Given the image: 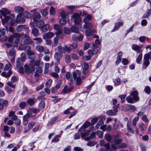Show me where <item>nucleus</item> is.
Wrapping results in <instances>:
<instances>
[{
	"instance_id": "nucleus-1",
	"label": "nucleus",
	"mask_w": 151,
	"mask_h": 151,
	"mask_svg": "<svg viewBox=\"0 0 151 151\" xmlns=\"http://www.w3.org/2000/svg\"><path fill=\"white\" fill-rule=\"evenodd\" d=\"M138 92L137 91H133L131 92L130 95L127 97L126 100L130 104H133L139 100L138 96Z\"/></svg>"
},
{
	"instance_id": "nucleus-2",
	"label": "nucleus",
	"mask_w": 151,
	"mask_h": 151,
	"mask_svg": "<svg viewBox=\"0 0 151 151\" xmlns=\"http://www.w3.org/2000/svg\"><path fill=\"white\" fill-rule=\"evenodd\" d=\"M0 12L4 17V19H2V24L4 25L6 22L11 19L10 16H6V15L10 14L11 12L8 9L3 8L1 10H0Z\"/></svg>"
},
{
	"instance_id": "nucleus-3",
	"label": "nucleus",
	"mask_w": 151,
	"mask_h": 151,
	"mask_svg": "<svg viewBox=\"0 0 151 151\" xmlns=\"http://www.w3.org/2000/svg\"><path fill=\"white\" fill-rule=\"evenodd\" d=\"M12 65L9 62L8 63L6 64L5 67H4V69L5 70H9V71L6 73L5 72H3L1 74V75L6 78H9L12 74V72L11 70L12 68Z\"/></svg>"
},
{
	"instance_id": "nucleus-4",
	"label": "nucleus",
	"mask_w": 151,
	"mask_h": 151,
	"mask_svg": "<svg viewBox=\"0 0 151 151\" xmlns=\"http://www.w3.org/2000/svg\"><path fill=\"white\" fill-rule=\"evenodd\" d=\"M24 72L26 74L29 75L33 73L35 70V68L29 65L25 64L24 65Z\"/></svg>"
},
{
	"instance_id": "nucleus-5",
	"label": "nucleus",
	"mask_w": 151,
	"mask_h": 151,
	"mask_svg": "<svg viewBox=\"0 0 151 151\" xmlns=\"http://www.w3.org/2000/svg\"><path fill=\"white\" fill-rule=\"evenodd\" d=\"M71 19L73 20L75 24L77 25L79 24L81 22V18L78 13H74L71 17Z\"/></svg>"
},
{
	"instance_id": "nucleus-6",
	"label": "nucleus",
	"mask_w": 151,
	"mask_h": 151,
	"mask_svg": "<svg viewBox=\"0 0 151 151\" xmlns=\"http://www.w3.org/2000/svg\"><path fill=\"white\" fill-rule=\"evenodd\" d=\"M78 132H80L81 134V137L83 139L85 137L88 136L90 133V131L89 130H86L84 129L80 128Z\"/></svg>"
},
{
	"instance_id": "nucleus-7",
	"label": "nucleus",
	"mask_w": 151,
	"mask_h": 151,
	"mask_svg": "<svg viewBox=\"0 0 151 151\" xmlns=\"http://www.w3.org/2000/svg\"><path fill=\"white\" fill-rule=\"evenodd\" d=\"M54 29L56 31L55 34L57 36L61 34L63 32V28L62 26L59 24H56L54 25Z\"/></svg>"
},
{
	"instance_id": "nucleus-8",
	"label": "nucleus",
	"mask_w": 151,
	"mask_h": 151,
	"mask_svg": "<svg viewBox=\"0 0 151 151\" xmlns=\"http://www.w3.org/2000/svg\"><path fill=\"white\" fill-rule=\"evenodd\" d=\"M16 13L19 14L17 15V17H21L22 13L24 11V9L20 6H16L14 8Z\"/></svg>"
},
{
	"instance_id": "nucleus-9",
	"label": "nucleus",
	"mask_w": 151,
	"mask_h": 151,
	"mask_svg": "<svg viewBox=\"0 0 151 151\" xmlns=\"http://www.w3.org/2000/svg\"><path fill=\"white\" fill-rule=\"evenodd\" d=\"M74 88L73 86H71L69 88L67 85L65 86L62 91V93L65 94L69 93L71 92Z\"/></svg>"
},
{
	"instance_id": "nucleus-10",
	"label": "nucleus",
	"mask_w": 151,
	"mask_h": 151,
	"mask_svg": "<svg viewBox=\"0 0 151 151\" xmlns=\"http://www.w3.org/2000/svg\"><path fill=\"white\" fill-rule=\"evenodd\" d=\"M54 58L58 63H59L60 62V60L63 57V54L59 52H57L55 53L54 55ZM57 64V65H58Z\"/></svg>"
},
{
	"instance_id": "nucleus-11",
	"label": "nucleus",
	"mask_w": 151,
	"mask_h": 151,
	"mask_svg": "<svg viewBox=\"0 0 151 151\" xmlns=\"http://www.w3.org/2000/svg\"><path fill=\"white\" fill-rule=\"evenodd\" d=\"M30 117L29 114L27 113L23 117V124L24 126L27 125L28 122V120Z\"/></svg>"
},
{
	"instance_id": "nucleus-12",
	"label": "nucleus",
	"mask_w": 151,
	"mask_h": 151,
	"mask_svg": "<svg viewBox=\"0 0 151 151\" xmlns=\"http://www.w3.org/2000/svg\"><path fill=\"white\" fill-rule=\"evenodd\" d=\"M105 116L104 115L100 116V120L98 122L96 125V129H98L100 126L104 124V121L105 120Z\"/></svg>"
},
{
	"instance_id": "nucleus-13",
	"label": "nucleus",
	"mask_w": 151,
	"mask_h": 151,
	"mask_svg": "<svg viewBox=\"0 0 151 151\" xmlns=\"http://www.w3.org/2000/svg\"><path fill=\"white\" fill-rule=\"evenodd\" d=\"M57 119L58 117L56 116L51 118L48 121L46 125L47 127H49L52 126L55 122Z\"/></svg>"
},
{
	"instance_id": "nucleus-14",
	"label": "nucleus",
	"mask_w": 151,
	"mask_h": 151,
	"mask_svg": "<svg viewBox=\"0 0 151 151\" xmlns=\"http://www.w3.org/2000/svg\"><path fill=\"white\" fill-rule=\"evenodd\" d=\"M40 60H36L35 59H32L30 61L29 64L33 67H35V66H38L40 65Z\"/></svg>"
},
{
	"instance_id": "nucleus-15",
	"label": "nucleus",
	"mask_w": 151,
	"mask_h": 151,
	"mask_svg": "<svg viewBox=\"0 0 151 151\" xmlns=\"http://www.w3.org/2000/svg\"><path fill=\"white\" fill-rule=\"evenodd\" d=\"M65 77L67 80L70 81L69 84L70 85L73 83V78L72 74L70 72H66L65 75Z\"/></svg>"
},
{
	"instance_id": "nucleus-16",
	"label": "nucleus",
	"mask_w": 151,
	"mask_h": 151,
	"mask_svg": "<svg viewBox=\"0 0 151 151\" xmlns=\"http://www.w3.org/2000/svg\"><path fill=\"white\" fill-rule=\"evenodd\" d=\"M132 49L135 51H137V53L141 52L142 50V47L136 44H133L132 46Z\"/></svg>"
},
{
	"instance_id": "nucleus-17",
	"label": "nucleus",
	"mask_w": 151,
	"mask_h": 151,
	"mask_svg": "<svg viewBox=\"0 0 151 151\" xmlns=\"http://www.w3.org/2000/svg\"><path fill=\"white\" fill-rule=\"evenodd\" d=\"M28 28V26L25 24L20 25L17 27V30L18 32H21L24 29H27Z\"/></svg>"
},
{
	"instance_id": "nucleus-18",
	"label": "nucleus",
	"mask_w": 151,
	"mask_h": 151,
	"mask_svg": "<svg viewBox=\"0 0 151 151\" xmlns=\"http://www.w3.org/2000/svg\"><path fill=\"white\" fill-rule=\"evenodd\" d=\"M72 38L74 41H81L83 38V35H81L79 36H78L76 34H73L72 37Z\"/></svg>"
},
{
	"instance_id": "nucleus-19",
	"label": "nucleus",
	"mask_w": 151,
	"mask_h": 151,
	"mask_svg": "<svg viewBox=\"0 0 151 151\" xmlns=\"http://www.w3.org/2000/svg\"><path fill=\"white\" fill-rule=\"evenodd\" d=\"M83 22L85 23L84 24L83 26L84 29H91L92 27V25L91 24L88 22V21H85V19L83 20Z\"/></svg>"
},
{
	"instance_id": "nucleus-20",
	"label": "nucleus",
	"mask_w": 151,
	"mask_h": 151,
	"mask_svg": "<svg viewBox=\"0 0 151 151\" xmlns=\"http://www.w3.org/2000/svg\"><path fill=\"white\" fill-rule=\"evenodd\" d=\"M73 78L75 80L76 78L80 77L81 71L78 70H75L73 73Z\"/></svg>"
},
{
	"instance_id": "nucleus-21",
	"label": "nucleus",
	"mask_w": 151,
	"mask_h": 151,
	"mask_svg": "<svg viewBox=\"0 0 151 151\" xmlns=\"http://www.w3.org/2000/svg\"><path fill=\"white\" fill-rule=\"evenodd\" d=\"M32 17L33 20L34 21H37V19H39L40 18L41 15L39 12H35L32 15Z\"/></svg>"
},
{
	"instance_id": "nucleus-22",
	"label": "nucleus",
	"mask_w": 151,
	"mask_h": 151,
	"mask_svg": "<svg viewBox=\"0 0 151 151\" xmlns=\"http://www.w3.org/2000/svg\"><path fill=\"white\" fill-rule=\"evenodd\" d=\"M37 101V100L35 98H29L27 100L26 103L30 106H33L35 104Z\"/></svg>"
},
{
	"instance_id": "nucleus-23",
	"label": "nucleus",
	"mask_w": 151,
	"mask_h": 151,
	"mask_svg": "<svg viewBox=\"0 0 151 151\" xmlns=\"http://www.w3.org/2000/svg\"><path fill=\"white\" fill-rule=\"evenodd\" d=\"M137 126L141 131H143L146 129L147 125L143 122H140L138 123Z\"/></svg>"
},
{
	"instance_id": "nucleus-24",
	"label": "nucleus",
	"mask_w": 151,
	"mask_h": 151,
	"mask_svg": "<svg viewBox=\"0 0 151 151\" xmlns=\"http://www.w3.org/2000/svg\"><path fill=\"white\" fill-rule=\"evenodd\" d=\"M13 37L14 38H16L15 40V44L14 45L15 47H17L18 45V42L19 41V38L20 37V35L18 33H17L14 34L13 35Z\"/></svg>"
},
{
	"instance_id": "nucleus-25",
	"label": "nucleus",
	"mask_w": 151,
	"mask_h": 151,
	"mask_svg": "<svg viewBox=\"0 0 151 151\" xmlns=\"http://www.w3.org/2000/svg\"><path fill=\"white\" fill-rule=\"evenodd\" d=\"M123 23L122 22H119L115 24V26L114 29L112 30V32H114L116 30H119L120 27L121 26H122Z\"/></svg>"
},
{
	"instance_id": "nucleus-26",
	"label": "nucleus",
	"mask_w": 151,
	"mask_h": 151,
	"mask_svg": "<svg viewBox=\"0 0 151 151\" xmlns=\"http://www.w3.org/2000/svg\"><path fill=\"white\" fill-rule=\"evenodd\" d=\"M54 34L51 32H48L47 33L44 34V39H50L54 35Z\"/></svg>"
},
{
	"instance_id": "nucleus-27",
	"label": "nucleus",
	"mask_w": 151,
	"mask_h": 151,
	"mask_svg": "<svg viewBox=\"0 0 151 151\" xmlns=\"http://www.w3.org/2000/svg\"><path fill=\"white\" fill-rule=\"evenodd\" d=\"M23 43L24 45H28L32 44L34 45V43H33V41L30 38L27 39H25L23 40Z\"/></svg>"
},
{
	"instance_id": "nucleus-28",
	"label": "nucleus",
	"mask_w": 151,
	"mask_h": 151,
	"mask_svg": "<svg viewBox=\"0 0 151 151\" xmlns=\"http://www.w3.org/2000/svg\"><path fill=\"white\" fill-rule=\"evenodd\" d=\"M95 30L93 29H89L85 31L86 35L87 36H89L92 35L95 32Z\"/></svg>"
},
{
	"instance_id": "nucleus-29",
	"label": "nucleus",
	"mask_w": 151,
	"mask_h": 151,
	"mask_svg": "<svg viewBox=\"0 0 151 151\" xmlns=\"http://www.w3.org/2000/svg\"><path fill=\"white\" fill-rule=\"evenodd\" d=\"M17 17L15 20V22L17 23L22 24L24 23L25 21V19L23 17Z\"/></svg>"
},
{
	"instance_id": "nucleus-30",
	"label": "nucleus",
	"mask_w": 151,
	"mask_h": 151,
	"mask_svg": "<svg viewBox=\"0 0 151 151\" xmlns=\"http://www.w3.org/2000/svg\"><path fill=\"white\" fill-rule=\"evenodd\" d=\"M106 114L109 116H116L117 113L113 110H109L106 112Z\"/></svg>"
},
{
	"instance_id": "nucleus-31",
	"label": "nucleus",
	"mask_w": 151,
	"mask_h": 151,
	"mask_svg": "<svg viewBox=\"0 0 151 151\" xmlns=\"http://www.w3.org/2000/svg\"><path fill=\"white\" fill-rule=\"evenodd\" d=\"M151 14V7L150 9H148L147 10L146 13L142 16V18H148Z\"/></svg>"
},
{
	"instance_id": "nucleus-32",
	"label": "nucleus",
	"mask_w": 151,
	"mask_h": 151,
	"mask_svg": "<svg viewBox=\"0 0 151 151\" xmlns=\"http://www.w3.org/2000/svg\"><path fill=\"white\" fill-rule=\"evenodd\" d=\"M24 61H22V60L20 58H17L16 59V68H18V67L19 66H22L23 65V62Z\"/></svg>"
},
{
	"instance_id": "nucleus-33",
	"label": "nucleus",
	"mask_w": 151,
	"mask_h": 151,
	"mask_svg": "<svg viewBox=\"0 0 151 151\" xmlns=\"http://www.w3.org/2000/svg\"><path fill=\"white\" fill-rule=\"evenodd\" d=\"M36 25L37 27L39 28H42L44 25V22L42 19L37 21Z\"/></svg>"
},
{
	"instance_id": "nucleus-34",
	"label": "nucleus",
	"mask_w": 151,
	"mask_h": 151,
	"mask_svg": "<svg viewBox=\"0 0 151 151\" xmlns=\"http://www.w3.org/2000/svg\"><path fill=\"white\" fill-rule=\"evenodd\" d=\"M122 141V139H117L116 137L114 136L112 139V143H114L115 144L119 145L121 142Z\"/></svg>"
},
{
	"instance_id": "nucleus-35",
	"label": "nucleus",
	"mask_w": 151,
	"mask_h": 151,
	"mask_svg": "<svg viewBox=\"0 0 151 151\" xmlns=\"http://www.w3.org/2000/svg\"><path fill=\"white\" fill-rule=\"evenodd\" d=\"M114 136H111L110 134H107L105 135V139L108 142H112V139L114 138Z\"/></svg>"
},
{
	"instance_id": "nucleus-36",
	"label": "nucleus",
	"mask_w": 151,
	"mask_h": 151,
	"mask_svg": "<svg viewBox=\"0 0 151 151\" xmlns=\"http://www.w3.org/2000/svg\"><path fill=\"white\" fill-rule=\"evenodd\" d=\"M126 106H127V107L128 109L130 111H131L132 112L135 111L136 110V107L134 105L131 104H127L126 105Z\"/></svg>"
},
{
	"instance_id": "nucleus-37",
	"label": "nucleus",
	"mask_w": 151,
	"mask_h": 151,
	"mask_svg": "<svg viewBox=\"0 0 151 151\" xmlns=\"http://www.w3.org/2000/svg\"><path fill=\"white\" fill-rule=\"evenodd\" d=\"M105 141L104 140H101L100 142V145L101 146H104L107 148H110V145L109 143L105 144Z\"/></svg>"
},
{
	"instance_id": "nucleus-38",
	"label": "nucleus",
	"mask_w": 151,
	"mask_h": 151,
	"mask_svg": "<svg viewBox=\"0 0 151 151\" xmlns=\"http://www.w3.org/2000/svg\"><path fill=\"white\" fill-rule=\"evenodd\" d=\"M32 33L35 37H36L39 35V31L37 28L32 29Z\"/></svg>"
},
{
	"instance_id": "nucleus-39",
	"label": "nucleus",
	"mask_w": 151,
	"mask_h": 151,
	"mask_svg": "<svg viewBox=\"0 0 151 151\" xmlns=\"http://www.w3.org/2000/svg\"><path fill=\"white\" fill-rule=\"evenodd\" d=\"M15 50L14 48H13L10 50L7 53V55L10 56H13L15 55Z\"/></svg>"
},
{
	"instance_id": "nucleus-40",
	"label": "nucleus",
	"mask_w": 151,
	"mask_h": 151,
	"mask_svg": "<svg viewBox=\"0 0 151 151\" xmlns=\"http://www.w3.org/2000/svg\"><path fill=\"white\" fill-rule=\"evenodd\" d=\"M71 32H75V33H78L79 32V28L76 26L74 25L71 28Z\"/></svg>"
},
{
	"instance_id": "nucleus-41",
	"label": "nucleus",
	"mask_w": 151,
	"mask_h": 151,
	"mask_svg": "<svg viewBox=\"0 0 151 151\" xmlns=\"http://www.w3.org/2000/svg\"><path fill=\"white\" fill-rule=\"evenodd\" d=\"M45 103L44 101H42L40 102L38 105L39 109L40 110L43 109L45 106Z\"/></svg>"
},
{
	"instance_id": "nucleus-42",
	"label": "nucleus",
	"mask_w": 151,
	"mask_h": 151,
	"mask_svg": "<svg viewBox=\"0 0 151 151\" xmlns=\"http://www.w3.org/2000/svg\"><path fill=\"white\" fill-rule=\"evenodd\" d=\"M50 26L48 24H46L45 25H43V27H42L41 30L43 32H45L47 31L49 29Z\"/></svg>"
},
{
	"instance_id": "nucleus-43",
	"label": "nucleus",
	"mask_w": 151,
	"mask_h": 151,
	"mask_svg": "<svg viewBox=\"0 0 151 151\" xmlns=\"http://www.w3.org/2000/svg\"><path fill=\"white\" fill-rule=\"evenodd\" d=\"M129 122H128L127 123V128L128 131L130 133L132 134H134V131L133 129H132L131 127L129 125Z\"/></svg>"
},
{
	"instance_id": "nucleus-44",
	"label": "nucleus",
	"mask_w": 151,
	"mask_h": 151,
	"mask_svg": "<svg viewBox=\"0 0 151 151\" xmlns=\"http://www.w3.org/2000/svg\"><path fill=\"white\" fill-rule=\"evenodd\" d=\"M78 44L76 42H74L69 45V47L71 50L76 49L77 47Z\"/></svg>"
},
{
	"instance_id": "nucleus-45",
	"label": "nucleus",
	"mask_w": 151,
	"mask_h": 151,
	"mask_svg": "<svg viewBox=\"0 0 151 151\" xmlns=\"http://www.w3.org/2000/svg\"><path fill=\"white\" fill-rule=\"evenodd\" d=\"M91 124L88 121L86 122L82 125L81 127L80 128H82V129H85L89 126H90Z\"/></svg>"
},
{
	"instance_id": "nucleus-46",
	"label": "nucleus",
	"mask_w": 151,
	"mask_h": 151,
	"mask_svg": "<svg viewBox=\"0 0 151 151\" xmlns=\"http://www.w3.org/2000/svg\"><path fill=\"white\" fill-rule=\"evenodd\" d=\"M58 37H55L53 39V42L52 43V46L53 47L56 46L58 43Z\"/></svg>"
},
{
	"instance_id": "nucleus-47",
	"label": "nucleus",
	"mask_w": 151,
	"mask_h": 151,
	"mask_svg": "<svg viewBox=\"0 0 151 151\" xmlns=\"http://www.w3.org/2000/svg\"><path fill=\"white\" fill-rule=\"evenodd\" d=\"M142 52L140 53L136 59V61L138 64L140 63L141 61L142 60Z\"/></svg>"
},
{
	"instance_id": "nucleus-48",
	"label": "nucleus",
	"mask_w": 151,
	"mask_h": 151,
	"mask_svg": "<svg viewBox=\"0 0 151 151\" xmlns=\"http://www.w3.org/2000/svg\"><path fill=\"white\" fill-rule=\"evenodd\" d=\"M27 106V103L25 102H22L19 104V107L21 109H23L25 108Z\"/></svg>"
},
{
	"instance_id": "nucleus-49",
	"label": "nucleus",
	"mask_w": 151,
	"mask_h": 151,
	"mask_svg": "<svg viewBox=\"0 0 151 151\" xmlns=\"http://www.w3.org/2000/svg\"><path fill=\"white\" fill-rule=\"evenodd\" d=\"M142 120L145 123H148L149 122V120L147 118V116L145 114L143 115L141 117Z\"/></svg>"
},
{
	"instance_id": "nucleus-50",
	"label": "nucleus",
	"mask_w": 151,
	"mask_h": 151,
	"mask_svg": "<svg viewBox=\"0 0 151 151\" xmlns=\"http://www.w3.org/2000/svg\"><path fill=\"white\" fill-rule=\"evenodd\" d=\"M0 102L4 107L6 106L8 104V101L7 100H4L1 98H0Z\"/></svg>"
},
{
	"instance_id": "nucleus-51",
	"label": "nucleus",
	"mask_w": 151,
	"mask_h": 151,
	"mask_svg": "<svg viewBox=\"0 0 151 151\" xmlns=\"http://www.w3.org/2000/svg\"><path fill=\"white\" fill-rule=\"evenodd\" d=\"M63 31L65 34L67 35L70 34L71 32V29L67 27H65L64 28Z\"/></svg>"
},
{
	"instance_id": "nucleus-52",
	"label": "nucleus",
	"mask_w": 151,
	"mask_h": 151,
	"mask_svg": "<svg viewBox=\"0 0 151 151\" xmlns=\"http://www.w3.org/2000/svg\"><path fill=\"white\" fill-rule=\"evenodd\" d=\"M35 54V52L34 51L31 50L30 51H28V52H27V55L29 56V58H31V56L33 57Z\"/></svg>"
},
{
	"instance_id": "nucleus-53",
	"label": "nucleus",
	"mask_w": 151,
	"mask_h": 151,
	"mask_svg": "<svg viewBox=\"0 0 151 151\" xmlns=\"http://www.w3.org/2000/svg\"><path fill=\"white\" fill-rule=\"evenodd\" d=\"M31 15V13L28 11H25L24 13V17L27 19L30 18Z\"/></svg>"
},
{
	"instance_id": "nucleus-54",
	"label": "nucleus",
	"mask_w": 151,
	"mask_h": 151,
	"mask_svg": "<svg viewBox=\"0 0 151 151\" xmlns=\"http://www.w3.org/2000/svg\"><path fill=\"white\" fill-rule=\"evenodd\" d=\"M35 124V122H30L28 125V129H32Z\"/></svg>"
},
{
	"instance_id": "nucleus-55",
	"label": "nucleus",
	"mask_w": 151,
	"mask_h": 151,
	"mask_svg": "<svg viewBox=\"0 0 151 151\" xmlns=\"http://www.w3.org/2000/svg\"><path fill=\"white\" fill-rule=\"evenodd\" d=\"M139 119V116L135 117L133 120L132 124L134 126H136L137 122L138 121Z\"/></svg>"
},
{
	"instance_id": "nucleus-56",
	"label": "nucleus",
	"mask_w": 151,
	"mask_h": 151,
	"mask_svg": "<svg viewBox=\"0 0 151 151\" xmlns=\"http://www.w3.org/2000/svg\"><path fill=\"white\" fill-rule=\"evenodd\" d=\"M126 97V95H120L119 97L121 99V102L123 103L125 101V98Z\"/></svg>"
},
{
	"instance_id": "nucleus-57",
	"label": "nucleus",
	"mask_w": 151,
	"mask_h": 151,
	"mask_svg": "<svg viewBox=\"0 0 151 151\" xmlns=\"http://www.w3.org/2000/svg\"><path fill=\"white\" fill-rule=\"evenodd\" d=\"M150 63V62L149 60H143V64L145 66V68H144V67H143V68L145 69H146L149 65Z\"/></svg>"
},
{
	"instance_id": "nucleus-58",
	"label": "nucleus",
	"mask_w": 151,
	"mask_h": 151,
	"mask_svg": "<svg viewBox=\"0 0 151 151\" xmlns=\"http://www.w3.org/2000/svg\"><path fill=\"white\" fill-rule=\"evenodd\" d=\"M48 8H46L41 12V13L43 16H45L48 14Z\"/></svg>"
},
{
	"instance_id": "nucleus-59",
	"label": "nucleus",
	"mask_w": 151,
	"mask_h": 151,
	"mask_svg": "<svg viewBox=\"0 0 151 151\" xmlns=\"http://www.w3.org/2000/svg\"><path fill=\"white\" fill-rule=\"evenodd\" d=\"M151 53V51H150L148 53L145 54L144 56V60H149L150 58V54Z\"/></svg>"
},
{
	"instance_id": "nucleus-60",
	"label": "nucleus",
	"mask_w": 151,
	"mask_h": 151,
	"mask_svg": "<svg viewBox=\"0 0 151 151\" xmlns=\"http://www.w3.org/2000/svg\"><path fill=\"white\" fill-rule=\"evenodd\" d=\"M65 59L67 63H69L71 61V58L70 55L67 54L65 55Z\"/></svg>"
},
{
	"instance_id": "nucleus-61",
	"label": "nucleus",
	"mask_w": 151,
	"mask_h": 151,
	"mask_svg": "<svg viewBox=\"0 0 151 151\" xmlns=\"http://www.w3.org/2000/svg\"><path fill=\"white\" fill-rule=\"evenodd\" d=\"M55 8L52 6H51L50 9V14L51 15H54L55 13Z\"/></svg>"
},
{
	"instance_id": "nucleus-62",
	"label": "nucleus",
	"mask_w": 151,
	"mask_h": 151,
	"mask_svg": "<svg viewBox=\"0 0 151 151\" xmlns=\"http://www.w3.org/2000/svg\"><path fill=\"white\" fill-rule=\"evenodd\" d=\"M36 49L37 51L39 52H42L43 51L44 47L42 46L38 45L36 46Z\"/></svg>"
},
{
	"instance_id": "nucleus-63",
	"label": "nucleus",
	"mask_w": 151,
	"mask_h": 151,
	"mask_svg": "<svg viewBox=\"0 0 151 151\" xmlns=\"http://www.w3.org/2000/svg\"><path fill=\"white\" fill-rule=\"evenodd\" d=\"M127 144L125 143L122 142L120 143L118 145V147L119 148H125L127 147Z\"/></svg>"
},
{
	"instance_id": "nucleus-64",
	"label": "nucleus",
	"mask_w": 151,
	"mask_h": 151,
	"mask_svg": "<svg viewBox=\"0 0 151 151\" xmlns=\"http://www.w3.org/2000/svg\"><path fill=\"white\" fill-rule=\"evenodd\" d=\"M96 135L99 137L101 138H102L103 137V133L101 131L98 130L96 132Z\"/></svg>"
}]
</instances>
